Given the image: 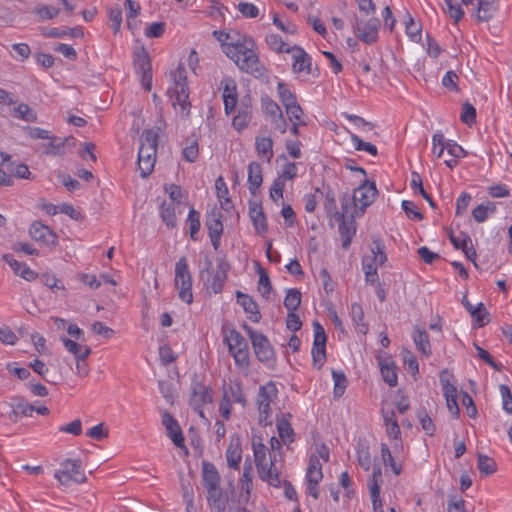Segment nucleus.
Here are the masks:
<instances>
[{
	"label": "nucleus",
	"instance_id": "obj_19",
	"mask_svg": "<svg viewBox=\"0 0 512 512\" xmlns=\"http://www.w3.org/2000/svg\"><path fill=\"white\" fill-rule=\"evenodd\" d=\"M3 260L11 267L13 272L25 279L26 281H34L38 274L33 271L26 263L19 262L11 254H4Z\"/></svg>",
	"mask_w": 512,
	"mask_h": 512
},
{
	"label": "nucleus",
	"instance_id": "obj_47",
	"mask_svg": "<svg viewBox=\"0 0 512 512\" xmlns=\"http://www.w3.org/2000/svg\"><path fill=\"white\" fill-rule=\"evenodd\" d=\"M356 457L358 464L364 471H369L371 469V454L367 445L359 444L356 447Z\"/></svg>",
	"mask_w": 512,
	"mask_h": 512
},
{
	"label": "nucleus",
	"instance_id": "obj_13",
	"mask_svg": "<svg viewBox=\"0 0 512 512\" xmlns=\"http://www.w3.org/2000/svg\"><path fill=\"white\" fill-rule=\"evenodd\" d=\"M31 238L47 246H56L58 237L56 233L47 225L40 221H34L29 228Z\"/></svg>",
	"mask_w": 512,
	"mask_h": 512
},
{
	"label": "nucleus",
	"instance_id": "obj_35",
	"mask_svg": "<svg viewBox=\"0 0 512 512\" xmlns=\"http://www.w3.org/2000/svg\"><path fill=\"white\" fill-rule=\"evenodd\" d=\"M255 147L257 153L266 158L267 162L273 157V141L270 137H256Z\"/></svg>",
	"mask_w": 512,
	"mask_h": 512
},
{
	"label": "nucleus",
	"instance_id": "obj_8",
	"mask_svg": "<svg viewBox=\"0 0 512 512\" xmlns=\"http://www.w3.org/2000/svg\"><path fill=\"white\" fill-rule=\"evenodd\" d=\"M202 478L204 487L207 490V501L222 499L221 476L213 463L208 461L202 462Z\"/></svg>",
	"mask_w": 512,
	"mask_h": 512
},
{
	"label": "nucleus",
	"instance_id": "obj_9",
	"mask_svg": "<svg viewBox=\"0 0 512 512\" xmlns=\"http://www.w3.org/2000/svg\"><path fill=\"white\" fill-rule=\"evenodd\" d=\"M352 26L354 34L364 43L372 45L377 42L380 28V20L378 18L372 17L364 21L354 15Z\"/></svg>",
	"mask_w": 512,
	"mask_h": 512
},
{
	"label": "nucleus",
	"instance_id": "obj_7",
	"mask_svg": "<svg viewBox=\"0 0 512 512\" xmlns=\"http://www.w3.org/2000/svg\"><path fill=\"white\" fill-rule=\"evenodd\" d=\"M278 390L274 382L270 381L260 386L257 394V406L259 411V422L265 425L271 424L272 408L271 403L277 397Z\"/></svg>",
	"mask_w": 512,
	"mask_h": 512
},
{
	"label": "nucleus",
	"instance_id": "obj_2",
	"mask_svg": "<svg viewBox=\"0 0 512 512\" xmlns=\"http://www.w3.org/2000/svg\"><path fill=\"white\" fill-rule=\"evenodd\" d=\"M140 141L138 168L140 176L146 178L152 173L156 162L158 133L153 130H145L141 135Z\"/></svg>",
	"mask_w": 512,
	"mask_h": 512
},
{
	"label": "nucleus",
	"instance_id": "obj_1",
	"mask_svg": "<svg viewBox=\"0 0 512 512\" xmlns=\"http://www.w3.org/2000/svg\"><path fill=\"white\" fill-rule=\"evenodd\" d=\"M256 44L251 37L241 35L236 31L225 34L222 51L236 66L254 77H261L265 72L263 64L256 53Z\"/></svg>",
	"mask_w": 512,
	"mask_h": 512
},
{
	"label": "nucleus",
	"instance_id": "obj_21",
	"mask_svg": "<svg viewBox=\"0 0 512 512\" xmlns=\"http://www.w3.org/2000/svg\"><path fill=\"white\" fill-rule=\"evenodd\" d=\"M226 461L230 469L239 470L242 460V448L238 438L232 439L226 449Z\"/></svg>",
	"mask_w": 512,
	"mask_h": 512
},
{
	"label": "nucleus",
	"instance_id": "obj_28",
	"mask_svg": "<svg viewBox=\"0 0 512 512\" xmlns=\"http://www.w3.org/2000/svg\"><path fill=\"white\" fill-rule=\"evenodd\" d=\"M379 360L380 372L383 380L390 386L394 387L398 383L397 367L394 362Z\"/></svg>",
	"mask_w": 512,
	"mask_h": 512
},
{
	"label": "nucleus",
	"instance_id": "obj_46",
	"mask_svg": "<svg viewBox=\"0 0 512 512\" xmlns=\"http://www.w3.org/2000/svg\"><path fill=\"white\" fill-rule=\"evenodd\" d=\"M252 448H253L256 469L260 470L263 466H267V464H268L267 459H266L267 447L265 446V444H263L261 441L260 442L253 441Z\"/></svg>",
	"mask_w": 512,
	"mask_h": 512
},
{
	"label": "nucleus",
	"instance_id": "obj_12",
	"mask_svg": "<svg viewBox=\"0 0 512 512\" xmlns=\"http://www.w3.org/2000/svg\"><path fill=\"white\" fill-rule=\"evenodd\" d=\"M134 67L141 76V84L146 91L152 87V66L148 52L144 49L134 56Z\"/></svg>",
	"mask_w": 512,
	"mask_h": 512
},
{
	"label": "nucleus",
	"instance_id": "obj_59",
	"mask_svg": "<svg viewBox=\"0 0 512 512\" xmlns=\"http://www.w3.org/2000/svg\"><path fill=\"white\" fill-rule=\"evenodd\" d=\"M205 224L208 234H223V223L219 215L215 213L209 215Z\"/></svg>",
	"mask_w": 512,
	"mask_h": 512
},
{
	"label": "nucleus",
	"instance_id": "obj_63",
	"mask_svg": "<svg viewBox=\"0 0 512 512\" xmlns=\"http://www.w3.org/2000/svg\"><path fill=\"white\" fill-rule=\"evenodd\" d=\"M461 120L469 126L476 121V109L469 102H465L462 106Z\"/></svg>",
	"mask_w": 512,
	"mask_h": 512
},
{
	"label": "nucleus",
	"instance_id": "obj_6",
	"mask_svg": "<svg viewBox=\"0 0 512 512\" xmlns=\"http://www.w3.org/2000/svg\"><path fill=\"white\" fill-rule=\"evenodd\" d=\"M55 478L63 486H69L72 482L82 484L86 482V475L78 459H66L61 463V468L55 472Z\"/></svg>",
	"mask_w": 512,
	"mask_h": 512
},
{
	"label": "nucleus",
	"instance_id": "obj_23",
	"mask_svg": "<svg viewBox=\"0 0 512 512\" xmlns=\"http://www.w3.org/2000/svg\"><path fill=\"white\" fill-rule=\"evenodd\" d=\"M248 189L252 195H256L263 182L262 167L258 162L248 165Z\"/></svg>",
	"mask_w": 512,
	"mask_h": 512
},
{
	"label": "nucleus",
	"instance_id": "obj_43",
	"mask_svg": "<svg viewBox=\"0 0 512 512\" xmlns=\"http://www.w3.org/2000/svg\"><path fill=\"white\" fill-rule=\"evenodd\" d=\"M496 211V206L492 202H488L487 204H480L475 207L472 211V216L474 220L478 223H482L487 220L490 214H493Z\"/></svg>",
	"mask_w": 512,
	"mask_h": 512
},
{
	"label": "nucleus",
	"instance_id": "obj_53",
	"mask_svg": "<svg viewBox=\"0 0 512 512\" xmlns=\"http://www.w3.org/2000/svg\"><path fill=\"white\" fill-rule=\"evenodd\" d=\"M72 142L74 144V138L70 137V138H65V139H61V138H54V137H51L50 138V141L48 144L44 145V152L46 154H60L61 153V148L64 147V145L66 143H70Z\"/></svg>",
	"mask_w": 512,
	"mask_h": 512
},
{
	"label": "nucleus",
	"instance_id": "obj_22",
	"mask_svg": "<svg viewBox=\"0 0 512 512\" xmlns=\"http://www.w3.org/2000/svg\"><path fill=\"white\" fill-rule=\"evenodd\" d=\"M277 460L270 459L267 466H263L260 470H257L258 475L262 481L267 482L270 486L280 487L281 480L279 476V471L275 466Z\"/></svg>",
	"mask_w": 512,
	"mask_h": 512
},
{
	"label": "nucleus",
	"instance_id": "obj_61",
	"mask_svg": "<svg viewBox=\"0 0 512 512\" xmlns=\"http://www.w3.org/2000/svg\"><path fill=\"white\" fill-rule=\"evenodd\" d=\"M258 273H259V281H258L259 291L262 293L263 296H267L270 294V292L272 290V285H271L269 276L261 266H259V268H258Z\"/></svg>",
	"mask_w": 512,
	"mask_h": 512
},
{
	"label": "nucleus",
	"instance_id": "obj_34",
	"mask_svg": "<svg viewBox=\"0 0 512 512\" xmlns=\"http://www.w3.org/2000/svg\"><path fill=\"white\" fill-rule=\"evenodd\" d=\"M276 427L279 438L283 443L289 445L294 441V430L288 420L285 418L278 419Z\"/></svg>",
	"mask_w": 512,
	"mask_h": 512
},
{
	"label": "nucleus",
	"instance_id": "obj_39",
	"mask_svg": "<svg viewBox=\"0 0 512 512\" xmlns=\"http://www.w3.org/2000/svg\"><path fill=\"white\" fill-rule=\"evenodd\" d=\"M245 327L249 333V336H250V339H251V342H252L255 352H265L266 350H268L269 341H268L267 337L260 332L254 331L253 329L249 328L248 326H245Z\"/></svg>",
	"mask_w": 512,
	"mask_h": 512
},
{
	"label": "nucleus",
	"instance_id": "obj_55",
	"mask_svg": "<svg viewBox=\"0 0 512 512\" xmlns=\"http://www.w3.org/2000/svg\"><path fill=\"white\" fill-rule=\"evenodd\" d=\"M473 322L477 327H483L489 322L488 316L489 313L487 312L485 306L483 303H478L475 307V313H470Z\"/></svg>",
	"mask_w": 512,
	"mask_h": 512
},
{
	"label": "nucleus",
	"instance_id": "obj_48",
	"mask_svg": "<svg viewBox=\"0 0 512 512\" xmlns=\"http://www.w3.org/2000/svg\"><path fill=\"white\" fill-rule=\"evenodd\" d=\"M417 417L424 432L429 436H433L436 432V426L428 415L426 409L423 407L418 409Z\"/></svg>",
	"mask_w": 512,
	"mask_h": 512
},
{
	"label": "nucleus",
	"instance_id": "obj_15",
	"mask_svg": "<svg viewBox=\"0 0 512 512\" xmlns=\"http://www.w3.org/2000/svg\"><path fill=\"white\" fill-rule=\"evenodd\" d=\"M162 424L167 430V435L174 445L179 448L185 447V439L178 421L167 411L162 413Z\"/></svg>",
	"mask_w": 512,
	"mask_h": 512
},
{
	"label": "nucleus",
	"instance_id": "obj_49",
	"mask_svg": "<svg viewBox=\"0 0 512 512\" xmlns=\"http://www.w3.org/2000/svg\"><path fill=\"white\" fill-rule=\"evenodd\" d=\"M405 30L411 40L417 41L421 38V25L414 21L408 11H406L405 17Z\"/></svg>",
	"mask_w": 512,
	"mask_h": 512
},
{
	"label": "nucleus",
	"instance_id": "obj_38",
	"mask_svg": "<svg viewBox=\"0 0 512 512\" xmlns=\"http://www.w3.org/2000/svg\"><path fill=\"white\" fill-rule=\"evenodd\" d=\"M362 268L365 275V281L371 285L378 283V266L367 256L362 259Z\"/></svg>",
	"mask_w": 512,
	"mask_h": 512
},
{
	"label": "nucleus",
	"instance_id": "obj_4",
	"mask_svg": "<svg viewBox=\"0 0 512 512\" xmlns=\"http://www.w3.org/2000/svg\"><path fill=\"white\" fill-rule=\"evenodd\" d=\"M213 390L205 385L197 374H194L189 387V405L201 417L205 418L203 408L212 403Z\"/></svg>",
	"mask_w": 512,
	"mask_h": 512
},
{
	"label": "nucleus",
	"instance_id": "obj_56",
	"mask_svg": "<svg viewBox=\"0 0 512 512\" xmlns=\"http://www.w3.org/2000/svg\"><path fill=\"white\" fill-rule=\"evenodd\" d=\"M225 340L229 346L230 352H232L233 349H237L236 352H243L242 344L245 340L239 332L231 330L229 334L226 335Z\"/></svg>",
	"mask_w": 512,
	"mask_h": 512
},
{
	"label": "nucleus",
	"instance_id": "obj_41",
	"mask_svg": "<svg viewBox=\"0 0 512 512\" xmlns=\"http://www.w3.org/2000/svg\"><path fill=\"white\" fill-rule=\"evenodd\" d=\"M186 223L189 226L190 238L194 241L198 240L197 234L201 227L200 213L194 208H190Z\"/></svg>",
	"mask_w": 512,
	"mask_h": 512
},
{
	"label": "nucleus",
	"instance_id": "obj_37",
	"mask_svg": "<svg viewBox=\"0 0 512 512\" xmlns=\"http://www.w3.org/2000/svg\"><path fill=\"white\" fill-rule=\"evenodd\" d=\"M34 412L35 406L21 399L13 406V410L9 414V418L16 421L18 416L31 417Z\"/></svg>",
	"mask_w": 512,
	"mask_h": 512
},
{
	"label": "nucleus",
	"instance_id": "obj_20",
	"mask_svg": "<svg viewBox=\"0 0 512 512\" xmlns=\"http://www.w3.org/2000/svg\"><path fill=\"white\" fill-rule=\"evenodd\" d=\"M237 303L244 309L246 313L250 314V320L258 323L261 319V313L258 310L257 303L249 295L240 291L236 292Z\"/></svg>",
	"mask_w": 512,
	"mask_h": 512
},
{
	"label": "nucleus",
	"instance_id": "obj_33",
	"mask_svg": "<svg viewBox=\"0 0 512 512\" xmlns=\"http://www.w3.org/2000/svg\"><path fill=\"white\" fill-rule=\"evenodd\" d=\"M452 379L453 376L447 370H443L440 373V384L445 399L457 398V387L452 382Z\"/></svg>",
	"mask_w": 512,
	"mask_h": 512
},
{
	"label": "nucleus",
	"instance_id": "obj_26",
	"mask_svg": "<svg viewBox=\"0 0 512 512\" xmlns=\"http://www.w3.org/2000/svg\"><path fill=\"white\" fill-rule=\"evenodd\" d=\"M229 270V264L223 259L218 260L217 271L213 276L211 283V289L214 293H220L223 289L224 283L227 280V272Z\"/></svg>",
	"mask_w": 512,
	"mask_h": 512
},
{
	"label": "nucleus",
	"instance_id": "obj_16",
	"mask_svg": "<svg viewBox=\"0 0 512 512\" xmlns=\"http://www.w3.org/2000/svg\"><path fill=\"white\" fill-rule=\"evenodd\" d=\"M277 92L280 101L285 107L286 114H292V117L296 119V117L298 116L297 113H301V106L297 103L295 95L283 82L278 83Z\"/></svg>",
	"mask_w": 512,
	"mask_h": 512
},
{
	"label": "nucleus",
	"instance_id": "obj_51",
	"mask_svg": "<svg viewBox=\"0 0 512 512\" xmlns=\"http://www.w3.org/2000/svg\"><path fill=\"white\" fill-rule=\"evenodd\" d=\"M160 217L162 221L169 228H175L177 225V218L175 208L171 204H163L160 209Z\"/></svg>",
	"mask_w": 512,
	"mask_h": 512
},
{
	"label": "nucleus",
	"instance_id": "obj_5",
	"mask_svg": "<svg viewBox=\"0 0 512 512\" xmlns=\"http://www.w3.org/2000/svg\"><path fill=\"white\" fill-rule=\"evenodd\" d=\"M175 286L179 298L187 304L192 303V278L186 257H181L175 264Z\"/></svg>",
	"mask_w": 512,
	"mask_h": 512
},
{
	"label": "nucleus",
	"instance_id": "obj_14",
	"mask_svg": "<svg viewBox=\"0 0 512 512\" xmlns=\"http://www.w3.org/2000/svg\"><path fill=\"white\" fill-rule=\"evenodd\" d=\"M382 482V470L379 465L373 466L371 477L368 479L370 498L375 512H383L382 500L380 497V483Z\"/></svg>",
	"mask_w": 512,
	"mask_h": 512
},
{
	"label": "nucleus",
	"instance_id": "obj_18",
	"mask_svg": "<svg viewBox=\"0 0 512 512\" xmlns=\"http://www.w3.org/2000/svg\"><path fill=\"white\" fill-rule=\"evenodd\" d=\"M221 86H223V102L224 109L226 114H230L237 104L238 94H237V86L233 79L225 78L221 81Z\"/></svg>",
	"mask_w": 512,
	"mask_h": 512
},
{
	"label": "nucleus",
	"instance_id": "obj_29",
	"mask_svg": "<svg viewBox=\"0 0 512 512\" xmlns=\"http://www.w3.org/2000/svg\"><path fill=\"white\" fill-rule=\"evenodd\" d=\"M445 150L452 157L445 160V164L451 169L458 164V159L467 155L466 151L454 141L445 142Z\"/></svg>",
	"mask_w": 512,
	"mask_h": 512
},
{
	"label": "nucleus",
	"instance_id": "obj_30",
	"mask_svg": "<svg viewBox=\"0 0 512 512\" xmlns=\"http://www.w3.org/2000/svg\"><path fill=\"white\" fill-rule=\"evenodd\" d=\"M383 421L386 426V432L389 437L398 439L401 435L400 426L398 424L394 411H382Z\"/></svg>",
	"mask_w": 512,
	"mask_h": 512
},
{
	"label": "nucleus",
	"instance_id": "obj_57",
	"mask_svg": "<svg viewBox=\"0 0 512 512\" xmlns=\"http://www.w3.org/2000/svg\"><path fill=\"white\" fill-rule=\"evenodd\" d=\"M252 473V464L250 462H246L243 467V473L240 479V483L241 489L245 491L247 494H250V491L252 489Z\"/></svg>",
	"mask_w": 512,
	"mask_h": 512
},
{
	"label": "nucleus",
	"instance_id": "obj_44",
	"mask_svg": "<svg viewBox=\"0 0 512 512\" xmlns=\"http://www.w3.org/2000/svg\"><path fill=\"white\" fill-rule=\"evenodd\" d=\"M224 390L227 391V395L231 399V402L239 403L243 406L246 404V397L240 382H232L227 388H224Z\"/></svg>",
	"mask_w": 512,
	"mask_h": 512
},
{
	"label": "nucleus",
	"instance_id": "obj_60",
	"mask_svg": "<svg viewBox=\"0 0 512 512\" xmlns=\"http://www.w3.org/2000/svg\"><path fill=\"white\" fill-rule=\"evenodd\" d=\"M432 154L436 158H440L445 150V137L441 132H437L432 136Z\"/></svg>",
	"mask_w": 512,
	"mask_h": 512
},
{
	"label": "nucleus",
	"instance_id": "obj_3",
	"mask_svg": "<svg viewBox=\"0 0 512 512\" xmlns=\"http://www.w3.org/2000/svg\"><path fill=\"white\" fill-rule=\"evenodd\" d=\"M173 81L172 86L168 89L172 104L176 108L180 107V111L184 115L189 114V87L187 82V72L185 66L180 63L176 70L171 73Z\"/></svg>",
	"mask_w": 512,
	"mask_h": 512
},
{
	"label": "nucleus",
	"instance_id": "obj_31",
	"mask_svg": "<svg viewBox=\"0 0 512 512\" xmlns=\"http://www.w3.org/2000/svg\"><path fill=\"white\" fill-rule=\"evenodd\" d=\"M381 459L384 466L390 468L396 476L402 473V464L396 462L386 443H381Z\"/></svg>",
	"mask_w": 512,
	"mask_h": 512
},
{
	"label": "nucleus",
	"instance_id": "obj_10",
	"mask_svg": "<svg viewBox=\"0 0 512 512\" xmlns=\"http://www.w3.org/2000/svg\"><path fill=\"white\" fill-rule=\"evenodd\" d=\"M342 212L336 213L335 220L339 222V233L341 236H354L356 228L354 226V213L351 211V199L348 194L343 195L341 199Z\"/></svg>",
	"mask_w": 512,
	"mask_h": 512
},
{
	"label": "nucleus",
	"instance_id": "obj_50",
	"mask_svg": "<svg viewBox=\"0 0 512 512\" xmlns=\"http://www.w3.org/2000/svg\"><path fill=\"white\" fill-rule=\"evenodd\" d=\"M372 255L367 256L371 261H373L377 266H382L387 261V256L385 253V246L381 240L374 241V247L371 250Z\"/></svg>",
	"mask_w": 512,
	"mask_h": 512
},
{
	"label": "nucleus",
	"instance_id": "obj_27",
	"mask_svg": "<svg viewBox=\"0 0 512 512\" xmlns=\"http://www.w3.org/2000/svg\"><path fill=\"white\" fill-rule=\"evenodd\" d=\"M323 478L322 465L316 455L309 457V464L306 471L307 483L319 484Z\"/></svg>",
	"mask_w": 512,
	"mask_h": 512
},
{
	"label": "nucleus",
	"instance_id": "obj_64",
	"mask_svg": "<svg viewBox=\"0 0 512 512\" xmlns=\"http://www.w3.org/2000/svg\"><path fill=\"white\" fill-rule=\"evenodd\" d=\"M499 389L502 397L503 410L508 414H512V394L510 388L505 384H501Z\"/></svg>",
	"mask_w": 512,
	"mask_h": 512
},
{
	"label": "nucleus",
	"instance_id": "obj_11",
	"mask_svg": "<svg viewBox=\"0 0 512 512\" xmlns=\"http://www.w3.org/2000/svg\"><path fill=\"white\" fill-rule=\"evenodd\" d=\"M377 193L378 191L374 182L363 181L353 192L352 201L354 208H360L361 213H363L365 209L374 202Z\"/></svg>",
	"mask_w": 512,
	"mask_h": 512
},
{
	"label": "nucleus",
	"instance_id": "obj_17",
	"mask_svg": "<svg viewBox=\"0 0 512 512\" xmlns=\"http://www.w3.org/2000/svg\"><path fill=\"white\" fill-rule=\"evenodd\" d=\"M292 54V70L294 73H306L310 74L312 59L305 52V50L297 45L291 47L290 52Z\"/></svg>",
	"mask_w": 512,
	"mask_h": 512
},
{
	"label": "nucleus",
	"instance_id": "obj_42",
	"mask_svg": "<svg viewBox=\"0 0 512 512\" xmlns=\"http://www.w3.org/2000/svg\"><path fill=\"white\" fill-rule=\"evenodd\" d=\"M283 304L288 312L296 311L301 304V292L296 288L288 289Z\"/></svg>",
	"mask_w": 512,
	"mask_h": 512
},
{
	"label": "nucleus",
	"instance_id": "obj_58",
	"mask_svg": "<svg viewBox=\"0 0 512 512\" xmlns=\"http://www.w3.org/2000/svg\"><path fill=\"white\" fill-rule=\"evenodd\" d=\"M351 141H352V143L354 145V148L357 151H366V152H368L369 154H371L373 156L377 155V147L374 144L370 143V142L363 141L356 134H352L351 135Z\"/></svg>",
	"mask_w": 512,
	"mask_h": 512
},
{
	"label": "nucleus",
	"instance_id": "obj_62",
	"mask_svg": "<svg viewBox=\"0 0 512 512\" xmlns=\"http://www.w3.org/2000/svg\"><path fill=\"white\" fill-rule=\"evenodd\" d=\"M444 3L445 11L451 18L454 19L456 23L459 22L464 15V11L462 10L461 6L457 3H454L453 0H444Z\"/></svg>",
	"mask_w": 512,
	"mask_h": 512
},
{
	"label": "nucleus",
	"instance_id": "obj_52",
	"mask_svg": "<svg viewBox=\"0 0 512 512\" xmlns=\"http://www.w3.org/2000/svg\"><path fill=\"white\" fill-rule=\"evenodd\" d=\"M413 340L419 352H429L431 347L428 334L425 330L415 328L413 331Z\"/></svg>",
	"mask_w": 512,
	"mask_h": 512
},
{
	"label": "nucleus",
	"instance_id": "obj_25",
	"mask_svg": "<svg viewBox=\"0 0 512 512\" xmlns=\"http://www.w3.org/2000/svg\"><path fill=\"white\" fill-rule=\"evenodd\" d=\"M350 315L357 333L366 335L369 331V325L364 321V311L359 303H352Z\"/></svg>",
	"mask_w": 512,
	"mask_h": 512
},
{
	"label": "nucleus",
	"instance_id": "obj_24",
	"mask_svg": "<svg viewBox=\"0 0 512 512\" xmlns=\"http://www.w3.org/2000/svg\"><path fill=\"white\" fill-rule=\"evenodd\" d=\"M249 214L256 232L261 235L265 234L268 231V225L261 204L250 205Z\"/></svg>",
	"mask_w": 512,
	"mask_h": 512
},
{
	"label": "nucleus",
	"instance_id": "obj_54",
	"mask_svg": "<svg viewBox=\"0 0 512 512\" xmlns=\"http://www.w3.org/2000/svg\"><path fill=\"white\" fill-rule=\"evenodd\" d=\"M477 466L481 473L491 475L496 471V462L491 457L479 454L477 457Z\"/></svg>",
	"mask_w": 512,
	"mask_h": 512
},
{
	"label": "nucleus",
	"instance_id": "obj_45",
	"mask_svg": "<svg viewBox=\"0 0 512 512\" xmlns=\"http://www.w3.org/2000/svg\"><path fill=\"white\" fill-rule=\"evenodd\" d=\"M332 377L334 380L333 396L338 399L345 393L348 380L343 372L333 370Z\"/></svg>",
	"mask_w": 512,
	"mask_h": 512
},
{
	"label": "nucleus",
	"instance_id": "obj_36",
	"mask_svg": "<svg viewBox=\"0 0 512 512\" xmlns=\"http://www.w3.org/2000/svg\"><path fill=\"white\" fill-rule=\"evenodd\" d=\"M314 341L312 352H326V333L322 325L318 322L313 323Z\"/></svg>",
	"mask_w": 512,
	"mask_h": 512
},
{
	"label": "nucleus",
	"instance_id": "obj_32",
	"mask_svg": "<svg viewBox=\"0 0 512 512\" xmlns=\"http://www.w3.org/2000/svg\"><path fill=\"white\" fill-rule=\"evenodd\" d=\"M497 0H478L477 18L479 21L490 20L496 9Z\"/></svg>",
	"mask_w": 512,
	"mask_h": 512
},
{
	"label": "nucleus",
	"instance_id": "obj_40",
	"mask_svg": "<svg viewBox=\"0 0 512 512\" xmlns=\"http://www.w3.org/2000/svg\"><path fill=\"white\" fill-rule=\"evenodd\" d=\"M265 42L271 50L277 53H289L291 50V47L277 34L266 35Z\"/></svg>",
	"mask_w": 512,
	"mask_h": 512
}]
</instances>
